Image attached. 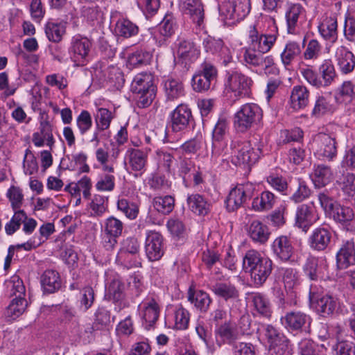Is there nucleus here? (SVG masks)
I'll return each mask as SVG.
<instances>
[{
  "mask_svg": "<svg viewBox=\"0 0 355 355\" xmlns=\"http://www.w3.org/2000/svg\"><path fill=\"white\" fill-rule=\"evenodd\" d=\"M76 125L80 135H86L93 125L91 114L87 110H82L76 119Z\"/></svg>",
  "mask_w": 355,
  "mask_h": 355,
  "instance_id": "nucleus-60",
  "label": "nucleus"
},
{
  "mask_svg": "<svg viewBox=\"0 0 355 355\" xmlns=\"http://www.w3.org/2000/svg\"><path fill=\"white\" fill-rule=\"evenodd\" d=\"M66 26L64 23L49 22L46 24L45 32L49 40L53 42H60L64 35Z\"/></svg>",
  "mask_w": 355,
  "mask_h": 355,
  "instance_id": "nucleus-55",
  "label": "nucleus"
},
{
  "mask_svg": "<svg viewBox=\"0 0 355 355\" xmlns=\"http://www.w3.org/2000/svg\"><path fill=\"white\" fill-rule=\"evenodd\" d=\"M173 53L184 61L196 60L200 55V46L192 40L179 37L173 44Z\"/></svg>",
  "mask_w": 355,
  "mask_h": 355,
  "instance_id": "nucleus-16",
  "label": "nucleus"
},
{
  "mask_svg": "<svg viewBox=\"0 0 355 355\" xmlns=\"http://www.w3.org/2000/svg\"><path fill=\"white\" fill-rule=\"evenodd\" d=\"M265 337L268 344L270 355H290L291 347L289 342L285 337L271 325L265 328Z\"/></svg>",
  "mask_w": 355,
  "mask_h": 355,
  "instance_id": "nucleus-11",
  "label": "nucleus"
},
{
  "mask_svg": "<svg viewBox=\"0 0 355 355\" xmlns=\"http://www.w3.org/2000/svg\"><path fill=\"white\" fill-rule=\"evenodd\" d=\"M328 263L324 257L307 258L303 269L306 276L311 280L325 279L328 277Z\"/></svg>",
  "mask_w": 355,
  "mask_h": 355,
  "instance_id": "nucleus-17",
  "label": "nucleus"
},
{
  "mask_svg": "<svg viewBox=\"0 0 355 355\" xmlns=\"http://www.w3.org/2000/svg\"><path fill=\"white\" fill-rule=\"evenodd\" d=\"M309 103V91L303 85L294 86L290 94L288 105L294 111L304 109Z\"/></svg>",
  "mask_w": 355,
  "mask_h": 355,
  "instance_id": "nucleus-27",
  "label": "nucleus"
},
{
  "mask_svg": "<svg viewBox=\"0 0 355 355\" xmlns=\"http://www.w3.org/2000/svg\"><path fill=\"white\" fill-rule=\"evenodd\" d=\"M114 118V113L107 108L99 107L94 116L96 127L98 130H107Z\"/></svg>",
  "mask_w": 355,
  "mask_h": 355,
  "instance_id": "nucleus-50",
  "label": "nucleus"
},
{
  "mask_svg": "<svg viewBox=\"0 0 355 355\" xmlns=\"http://www.w3.org/2000/svg\"><path fill=\"white\" fill-rule=\"evenodd\" d=\"M247 232L254 243L260 244L266 243L270 235L268 227L258 220H253L249 225Z\"/></svg>",
  "mask_w": 355,
  "mask_h": 355,
  "instance_id": "nucleus-34",
  "label": "nucleus"
},
{
  "mask_svg": "<svg viewBox=\"0 0 355 355\" xmlns=\"http://www.w3.org/2000/svg\"><path fill=\"white\" fill-rule=\"evenodd\" d=\"M92 46V41L87 37L79 34L72 37L69 49L72 61L76 65H85L88 61Z\"/></svg>",
  "mask_w": 355,
  "mask_h": 355,
  "instance_id": "nucleus-10",
  "label": "nucleus"
},
{
  "mask_svg": "<svg viewBox=\"0 0 355 355\" xmlns=\"http://www.w3.org/2000/svg\"><path fill=\"white\" fill-rule=\"evenodd\" d=\"M139 250V243L135 238H127L123 240L121 248L116 256V261L123 263L127 253L136 254Z\"/></svg>",
  "mask_w": 355,
  "mask_h": 355,
  "instance_id": "nucleus-53",
  "label": "nucleus"
},
{
  "mask_svg": "<svg viewBox=\"0 0 355 355\" xmlns=\"http://www.w3.org/2000/svg\"><path fill=\"white\" fill-rule=\"evenodd\" d=\"M175 21L174 17L171 15H166L157 28L155 33V38L160 44L170 37L175 30Z\"/></svg>",
  "mask_w": 355,
  "mask_h": 355,
  "instance_id": "nucleus-38",
  "label": "nucleus"
},
{
  "mask_svg": "<svg viewBox=\"0 0 355 355\" xmlns=\"http://www.w3.org/2000/svg\"><path fill=\"white\" fill-rule=\"evenodd\" d=\"M13 211L21 210V207L24 201L22 189L16 186H11L6 194Z\"/></svg>",
  "mask_w": 355,
  "mask_h": 355,
  "instance_id": "nucleus-56",
  "label": "nucleus"
},
{
  "mask_svg": "<svg viewBox=\"0 0 355 355\" xmlns=\"http://www.w3.org/2000/svg\"><path fill=\"white\" fill-rule=\"evenodd\" d=\"M121 150L119 148L113 150L111 156L103 148H98L96 152V159L101 165V170L105 173H114L116 159L119 156Z\"/></svg>",
  "mask_w": 355,
  "mask_h": 355,
  "instance_id": "nucleus-31",
  "label": "nucleus"
},
{
  "mask_svg": "<svg viewBox=\"0 0 355 355\" xmlns=\"http://www.w3.org/2000/svg\"><path fill=\"white\" fill-rule=\"evenodd\" d=\"M334 59L338 69L343 74L351 73L355 67L354 53L343 45L336 48Z\"/></svg>",
  "mask_w": 355,
  "mask_h": 355,
  "instance_id": "nucleus-21",
  "label": "nucleus"
},
{
  "mask_svg": "<svg viewBox=\"0 0 355 355\" xmlns=\"http://www.w3.org/2000/svg\"><path fill=\"white\" fill-rule=\"evenodd\" d=\"M275 203V195L269 191H264L253 199L252 207L254 211H265L271 209Z\"/></svg>",
  "mask_w": 355,
  "mask_h": 355,
  "instance_id": "nucleus-40",
  "label": "nucleus"
},
{
  "mask_svg": "<svg viewBox=\"0 0 355 355\" xmlns=\"http://www.w3.org/2000/svg\"><path fill=\"white\" fill-rule=\"evenodd\" d=\"M300 53L301 47L298 42L294 41L288 42L280 55L282 64L285 67H287Z\"/></svg>",
  "mask_w": 355,
  "mask_h": 355,
  "instance_id": "nucleus-46",
  "label": "nucleus"
},
{
  "mask_svg": "<svg viewBox=\"0 0 355 355\" xmlns=\"http://www.w3.org/2000/svg\"><path fill=\"white\" fill-rule=\"evenodd\" d=\"M217 70L210 63L204 62L201 70L196 73L192 78V87L197 92L207 91L216 80Z\"/></svg>",
  "mask_w": 355,
  "mask_h": 355,
  "instance_id": "nucleus-15",
  "label": "nucleus"
},
{
  "mask_svg": "<svg viewBox=\"0 0 355 355\" xmlns=\"http://www.w3.org/2000/svg\"><path fill=\"white\" fill-rule=\"evenodd\" d=\"M41 284L46 292L54 293L61 286L59 273L54 270H46L41 277Z\"/></svg>",
  "mask_w": 355,
  "mask_h": 355,
  "instance_id": "nucleus-41",
  "label": "nucleus"
},
{
  "mask_svg": "<svg viewBox=\"0 0 355 355\" xmlns=\"http://www.w3.org/2000/svg\"><path fill=\"white\" fill-rule=\"evenodd\" d=\"M326 348L311 340L304 339L298 345V355H324Z\"/></svg>",
  "mask_w": 355,
  "mask_h": 355,
  "instance_id": "nucleus-47",
  "label": "nucleus"
},
{
  "mask_svg": "<svg viewBox=\"0 0 355 355\" xmlns=\"http://www.w3.org/2000/svg\"><path fill=\"white\" fill-rule=\"evenodd\" d=\"M138 31L137 26L128 19H120L116 23L115 33L119 36L130 37L137 35Z\"/></svg>",
  "mask_w": 355,
  "mask_h": 355,
  "instance_id": "nucleus-49",
  "label": "nucleus"
},
{
  "mask_svg": "<svg viewBox=\"0 0 355 355\" xmlns=\"http://www.w3.org/2000/svg\"><path fill=\"white\" fill-rule=\"evenodd\" d=\"M180 8L185 15L190 17L197 26H202L204 8L200 0H180Z\"/></svg>",
  "mask_w": 355,
  "mask_h": 355,
  "instance_id": "nucleus-23",
  "label": "nucleus"
},
{
  "mask_svg": "<svg viewBox=\"0 0 355 355\" xmlns=\"http://www.w3.org/2000/svg\"><path fill=\"white\" fill-rule=\"evenodd\" d=\"M164 91L168 100L174 101L184 95L182 83L175 79H168L165 81Z\"/></svg>",
  "mask_w": 355,
  "mask_h": 355,
  "instance_id": "nucleus-48",
  "label": "nucleus"
},
{
  "mask_svg": "<svg viewBox=\"0 0 355 355\" xmlns=\"http://www.w3.org/2000/svg\"><path fill=\"white\" fill-rule=\"evenodd\" d=\"M254 190V187L250 182L238 184L232 188L225 200L227 209L230 211L238 209L252 195Z\"/></svg>",
  "mask_w": 355,
  "mask_h": 355,
  "instance_id": "nucleus-14",
  "label": "nucleus"
},
{
  "mask_svg": "<svg viewBox=\"0 0 355 355\" xmlns=\"http://www.w3.org/2000/svg\"><path fill=\"white\" fill-rule=\"evenodd\" d=\"M321 87L330 85L336 76L334 66L329 60H324L319 67Z\"/></svg>",
  "mask_w": 355,
  "mask_h": 355,
  "instance_id": "nucleus-51",
  "label": "nucleus"
},
{
  "mask_svg": "<svg viewBox=\"0 0 355 355\" xmlns=\"http://www.w3.org/2000/svg\"><path fill=\"white\" fill-rule=\"evenodd\" d=\"M124 288L125 286L119 278H114L106 288L107 299L114 303H119L120 309L122 306H125Z\"/></svg>",
  "mask_w": 355,
  "mask_h": 355,
  "instance_id": "nucleus-36",
  "label": "nucleus"
},
{
  "mask_svg": "<svg viewBox=\"0 0 355 355\" xmlns=\"http://www.w3.org/2000/svg\"><path fill=\"white\" fill-rule=\"evenodd\" d=\"M278 274L282 277L284 284L287 295L291 300L297 297L296 287L299 284V277L295 269L292 268H280L278 269Z\"/></svg>",
  "mask_w": 355,
  "mask_h": 355,
  "instance_id": "nucleus-28",
  "label": "nucleus"
},
{
  "mask_svg": "<svg viewBox=\"0 0 355 355\" xmlns=\"http://www.w3.org/2000/svg\"><path fill=\"white\" fill-rule=\"evenodd\" d=\"M173 326L177 329H186L189 322V313L182 306L175 308L172 316Z\"/></svg>",
  "mask_w": 355,
  "mask_h": 355,
  "instance_id": "nucleus-57",
  "label": "nucleus"
},
{
  "mask_svg": "<svg viewBox=\"0 0 355 355\" xmlns=\"http://www.w3.org/2000/svg\"><path fill=\"white\" fill-rule=\"evenodd\" d=\"M286 19L289 33H295L296 28L306 21V10L299 3L288 6L286 12Z\"/></svg>",
  "mask_w": 355,
  "mask_h": 355,
  "instance_id": "nucleus-25",
  "label": "nucleus"
},
{
  "mask_svg": "<svg viewBox=\"0 0 355 355\" xmlns=\"http://www.w3.org/2000/svg\"><path fill=\"white\" fill-rule=\"evenodd\" d=\"M4 286L6 293L10 297L15 296V298H18V297L25 296L26 288L22 280L18 275H13L9 279H7Z\"/></svg>",
  "mask_w": 355,
  "mask_h": 355,
  "instance_id": "nucleus-43",
  "label": "nucleus"
},
{
  "mask_svg": "<svg viewBox=\"0 0 355 355\" xmlns=\"http://www.w3.org/2000/svg\"><path fill=\"white\" fill-rule=\"evenodd\" d=\"M227 131V119L225 116H220L212 131L211 157L214 159L226 154L227 144L225 136Z\"/></svg>",
  "mask_w": 355,
  "mask_h": 355,
  "instance_id": "nucleus-9",
  "label": "nucleus"
},
{
  "mask_svg": "<svg viewBox=\"0 0 355 355\" xmlns=\"http://www.w3.org/2000/svg\"><path fill=\"white\" fill-rule=\"evenodd\" d=\"M26 218V214L23 210L14 211L10 220L5 225V232L7 235H12L17 232L22 222Z\"/></svg>",
  "mask_w": 355,
  "mask_h": 355,
  "instance_id": "nucleus-59",
  "label": "nucleus"
},
{
  "mask_svg": "<svg viewBox=\"0 0 355 355\" xmlns=\"http://www.w3.org/2000/svg\"><path fill=\"white\" fill-rule=\"evenodd\" d=\"M282 323L289 330H299L305 325H310L309 315L301 311H291L282 317Z\"/></svg>",
  "mask_w": 355,
  "mask_h": 355,
  "instance_id": "nucleus-30",
  "label": "nucleus"
},
{
  "mask_svg": "<svg viewBox=\"0 0 355 355\" xmlns=\"http://www.w3.org/2000/svg\"><path fill=\"white\" fill-rule=\"evenodd\" d=\"M337 263L340 268H346L355 264V248L353 240L345 241L336 254Z\"/></svg>",
  "mask_w": 355,
  "mask_h": 355,
  "instance_id": "nucleus-33",
  "label": "nucleus"
},
{
  "mask_svg": "<svg viewBox=\"0 0 355 355\" xmlns=\"http://www.w3.org/2000/svg\"><path fill=\"white\" fill-rule=\"evenodd\" d=\"M277 37L268 34L261 33L260 37L254 43L252 46L261 54L268 53L277 40Z\"/></svg>",
  "mask_w": 355,
  "mask_h": 355,
  "instance_id": "nucleus-64",
  "label": "nucleus"
},
{
  "mask_svg": "<svg viewBox=\"0 0 355 355\" xmlns=\"http://www.w3.org/2000/svg\"><path fill=\"white\" fill-rule=\"evenodd\" d=\"M131 91L136 96L138 105L141 107L149 106L156 96V87L150 73L137 74L131 83Z\"/></svg>",
  "mask_w": 355,
  "mask_h": 355,
  "instance_id": "nucleus-4",
  "label": "nucleus"
},
{
  "mask_svg": "<svg viewBox=\"0 0 355 355\" xmlns=\"http://www.w3.org/2000/svg\"><path fill=\"white\" fill-rule=\"evenodd\" d=\"M331 232L325 227L315 228L309 237L310 248L316 251H322L328 248L331 240Z\"/></svg>",
  "mask_w": 355,
  "mask_h": 355,
  "instance_id": "nucleus-26",
  "label": "nucleus"
},
{
  "mask_svg": "<svg viewBox=\"0 0 355 355\" xmlns=\"http://www.w3.org/2000/svg\"><path fill=\"white\" fill-rule=\"evenodd\" d=\"M211 291L216 295L225 300H235L239 297V291L236 287L230 283H217L212 286Z\"/></svg>",
  "mask_w": 355,
  "mask_h": 355,
  "instance_id": "nucleus-44",
  "label": "nucleus"
},
{
  "mask_svg": "<svg viewBox=\"0 0 355 355\" xmlns=\"http://www.w3.org/2000/svg\"><path fill=\"white\" fill-rule=\"evenodd\" d=\"M254 310L260 315L268 318L271 314V309L268 300L260 293H254L252 296Z\"/></svg>",
  "mask_w": 355,
  "mask_h": 355,
  "instance_id": "nucleus-54",
  "label": "nucleus"
},
{
  "mask_svg": "<svg viewBox=\"0 0 355 355\" xmlns=\"http://www.w3.org/2000/svg\"><path fill=\"white\" fill-rule=\"evenodd\" d=\"M263 111L253 103L242 105L233 116V127L236 132L245 133L261 122Z\"/></svg>",
  "mask_w": 355,
  "mask_h": 355,
  "instance_id": "nucleus-3",
  "label": "nucleus"
},
{
  "mask_svg": "<svg viewBox=\"0 0 355 355\" xmlns=\"http://www.w3.org/2000/svg\"><path fill=\"white\" fill-rule=\"evenodd\" d=\"M253 85L252 79L239 69L226 71L224 89L227 95L239 99L247 96Z\"/></svg>",
  "mask_w": 355,
  "mask_h": 355,
  "instance_id": "nucleus-5",
  "label": "nucleus"
},
{
  "mask_svg": "<svg viewBox=\"0 0 355 355\" xmlns=\"http://www.w3.org/2000/svg\"><path fill=\"white\" fill-rule=\"evenodd\" d=\"M32 141L36 147H42L46 145L51 148L55 142L52 127L48 121H42L40 123L39 131L34 132Z\"/></svg>",
  "mask_w": 355,
  "mask_h": 355,
  "instance_id": "nucleus-29",
  "label": "nucleus"
},
{
  "mask_svg": "<svg viewBox=\"0 0 355 355\" xmlns=\"http://www.w3.org/2000/svg\"><path fill=\"white\" fill-rule=\"evenodd\" d=\"M322 52V44L317 40L312 39L308 42L303 52V58L307 61H315L320 57Z\"/></svg>",
  "mask_w": 355,
  "mask_h": 355,
  "instance_id": "nucleus-62",
  "label": "nucleus"
},
{
  "mask_svg": "<svg viewBox=\"0 0 355 355\" xmlns=\"http://www.w3.org/2000/svg\"><path fill=\"white\" fill-rule=\"evenodd\" d=\"M318 220L312 206L303 204L297 207L295 213V225L306 231L310 226Z\"/></svg>",
  "mask_w": 355,
  "mask_h": 355,
  "instance_id": "nucleus-24",
  "label": "nucleus"
},
{
  "mask_svg": "<svg viewBox=\"0 0 355 355\" xmlns=\"http://www.w3.org/2000/svg\"><path fill=\"white\" fill-rule=\"evenodd\" d=\"M187 201L189 209L196 215L204 216L211 211V202L198 193L188 196Z\"/></svg>",
  "mask_w": 355,
  "mask_h": 355,
  "instance_id": "nucleus-35",
  "label": "nucleus"
},
{
  "mask_svg": "<svg viewBox=\"0 0 355 355\" xmlns=\"http://www.w3.org/2000/svg\"><path fill=\"white\" fill-rule=\"evenodd\" d=\"M188 300L201 312H206L211 303V299L208 293L201 290H194L189 288Z\"/></svg>",
  "mask_w": 355,
  "mask_h": 355,
  "instance_id": "nucleus-39",
  "label": "nucleus"
},
{
  "mask_svg": "<svg viewBox=\"0 0 355 355\" xmlns=\"http://www.w3.org/2000/svg\"><path fill=\"white\" fill-rule=\"evenodd\" d=\"M311 178L315 187L322 188L334 180V174L330 166L321 164L314 165Z\"/></svg>",
  "mask_w": 355,
  "mask_h": 355,
  "instance_id": "nucleus-32",
  "label": "nucleus"
},
{
  "mask_svg": "<svg viewBox=\"0 0 355 355\" xmlns=\"http://www.w3.org/2000/svg\"><path fill=\"white\" fill-rule=\"evenodd\" d=\"M309 300L315 306L316 311L322 316L333 314L338 308L337 299L329 295L320 296L315 285H311L309 291Z\"/></svg>",
  "mask_w": 355,
  "mask_h": 355,
  "instance_id": "nucleus-12",
  "label": "nucleus"
},
{
  "mask_svg": "<svg viewBox=\"0 0 355 355\" xmlns=\"http://www.w3.org/2000/svg\"><path fill=\"white\" fill-rule=\"evenodd\" d=\"M265 147L263 141L252 144L249 141L234 138L230 144L232 162L235 165L251 166L264 155Z\"/></svg>",
  "mask_w": 355,
  "mask_h": 355,
  "instance_id": "nucleus-1",
  "label": "nucleus"
},
{
  "mask_svg": "<svg viewBox=\"0 0 355 355\" xmlns=\"http://www.w3.org/2000/svg\"><path fill=\"white\" fill-rule=\"evenodd\" d=\"M355 96V86L351 81H345L338 87L335 93V100L338 103L347 104Z\"/></svg>",
  "mask_w": 355,
  "mask_h": 355,
  "instance_id": "nucleus-42",
  "label": "nucleus"
},
{
  "mask_svg": "<svg viewBox=\"0 0 355 355\" xmlns=\"http://www.w3.org/2000/svg\"><path fill=\"white\" fill-rule=\"evenodd\" d=\"M251 9L250 0H223L219 6L221 19L232 24L243 19Z\"/></svg>",
  "mask_w": 355,
  "mask_h": 355,
  "instance_id": "nucleus-6",
  "label": "nucleus"
},
{
  "mask_svg": "<svg viewBox=\"0 0 355 355\" xmlns=\"http://www.w3.org/2000/svg\"><path fill=\"white\" fill-rule=\"evenodd\" d=\"M334 110L333 105L330 102V98L322 95L316 97L314 107L311 112L313 116L319 117Z\"/></svg>",
  "mask_w": 355,
  "mask_h": 355,
  "instance_id": "nucleus-52",
  "label": "nucleus"
},
{
  "mask_svg": "<svg viewBox=\"0 0 355 355\" xmlns=\"http://www.w3.org/2000/svg\"><path fill=\"white\" fill-rule=\"evenodd\" d=\"M310 149L321 160L332 161L337 155V143L334 137L324 134L315 135L309 144Z\"/></svg>",
  "mask_w": 355,
  "mask_h": 355,
  "instance_id": "nucleus-7",
  "label": "nucleus"
},
{
  "mask_svg": "<svg viewBox=\"0 0 355 355\" xmlns=\"http://www.w3.org/2000/svg\"><path fill=\"white\" fill-rule=\"evenodd\" d=\"M337 19L335 17H324L318 25L320 35L326 40L335 42L338 37Z\"/></svg>",
  "mask_w": 355,
  "mask_h": 355,
  "instance_id": "nucleus-37",
  "label": "nucleus"
},
{
  "mask_svg": "<svg viewBox=\"0 0 355 355\" xmlns=\"http://www.w3.org/2000/svg\"><path fill=\"white\" fill-rule=\"evenodd\" d=\"M27 301L24 297L14 298L5 311V315L9 320H15L25 311L27 307Z\"/></svg>",
  "mask_w": 355,
  "mask_h": 355,
  "instance_id": "nucleus-45",
  "label": "nucleus"
},
{
  "mask_svg": "<svg viewBox=\"0 0 355 355\" xmlns=\"http://www.w3.org/2000/svg\"><path fill=\"white\" fill-rule=\"evenodd\" d=\"M146 254L151 261L159 260L164 254L163 238L162 235L155 231L146 232Z\"/></svg>",
  "mask_w": 355,
  "mask_h": 355,
  "instance_id": "nucleus-20",
  "label": "nucleus"
},
{
  "mask_svg": "<svg viewBox=\"0 0 355 355\" xmlns=\"http://www.w3.org/2000/svg\"><path fill=\"white\" fill-rule=\"evenodd\" d=\"M151 57V55L148 52L143 50H137L128 56L127 66L130 69H132L142 64H146L150 62Z\"/></svg>",
  "mask_w": 355,
  "mask_h": 355,
  "instance_id": "nucleus-61",
  "label": "nucleus"
},
{
  "mask_svg": "<svg viewBox=\"0 0 355 355\" xmlns=\"http://www.w3.org/2000/svg\"><path fill=\"white\" fill-rule=\"evenodd\" d=\"M274 255L282 261H288L294 254V247L290 238L282 235L275 239L271 245Z\"/></svg>",
  "mask_w": 355,
  "mask_h": 355,
  "instance_id": "nucleus-22",
  "label": "nucleus"
},
{
  "mask_svg": "<svg viewBox=\"0 0 355 355\" xmlns=\"http://www.w3.org/2000/svg\"><path fill=\"white\" fill-rule=\"evenodd\" d=\"M154 208L163 214H168L172 211L174 207V199L171 196L164 197L157 196L153 201Z\"/></svg>",
  "mask_w": 355,
  "mask_h": 355,
  "instance_id": "nucleus-63",
  "label": "nucleus"
},
{
  "mask_svg": "<svg viewBox=\"0 0 355 355\" xmlns=\"http://www.w3.org/2000/svg\"><path fill=\"white\" fill-rule=\"evenodd\" d=\"M147 154L139 150L129 148L125 151L123 164L125 170L135 176L142 175L146 171L147 164Z\"/></svg>",
  "mask_w": 355,
  "mask_h": 355,
  "instance_id": "nucleus-13",
  "label": "nucleus"
},
{
  "mask_svg": "<svg viewBox=\"0 0 355 355\" xmlns=\"http://www.w3.org/2000/svg\"><path fill=\"white\" fill-rule=\"evenodd\" d=\"M272 261L262 256L255 250H248L243 259V266L250 272L256 286H261L268 279L272 270Z\"/></svg>",
  "mask_w": 355,
  "mask_h": 355,
  "instance_id": "nucleus-2",
  "label": "nucleus"
},
{
  "mask_svg": "<svg viewBox=\"0 0 355 355\" xmlns=\"http://www.w3.org/2000/svg\"><path fill=\"white\" fill-rule=\"evenodd\" d=\"M160 310L157 301L152 297H146L138 305V315L145 329L150 330L155 327Z\"/></svg>",
  "mask_w": 355,
  "mask_h": 355,
  "instance_id": "nucleus-8",
  "label": "nucleus"
},
{
  "mask_svg": "<svg viewBox=\"0 0 355 355\" xmlns=\"http://www.w3.org/2000/svg\"><path fill=\"white\" fill-rule=\"evenodd\" d=\"M81 13L85 19L94 24L101 22L104 15L103 10L97 5L83 6Z\"/></svg>",
  "mask_w": 355,
  "mask_h": 355,
  "instance_id": "nucleus-58",
  "label": "nucleus"
},
{
  "mask_svg": "<svg viewBox=\"0 0 355 355\" xmlns=\"http://www.w3.org/2000/svg\"><path fill=\"white\" fill-rule=\"evenodd\" d=\"M171 126L173 132L185 130L193 120L191 110L186 104L177 106L170 114Z\"/></svg>",
  "mask_w": 355,
  "mask_h": 355,
  "instance_id": "nucleus-18",
  "label": "nucleus"
},
{
  "mask_svg": "<svg viewBox=\"0 0 355 355\" xmlns=\"http://www.w3.org/2000/svg\"><path fill=\"white\" fill-rule=\"evenodd\" d=\"M214 336L216 344L220 347L225 344H231L238 336V329L236 322L230 318L224 324L215 327Z\"/></svg>",
  "mask_w": 355,
  "mask_h": 355,
  "instance_id": "nucleus-19",
  "label": "nucleus"
}]
</instances>
